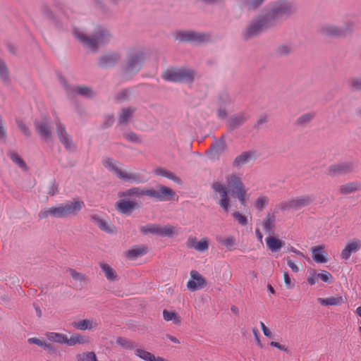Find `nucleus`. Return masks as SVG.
I'll return each instance as SVG.
<instances>
[{
	"label": "nucleus",
	"instance_id": "obj_1",
	"mask_svg": "<svg viewBox=\"0 0 361 361\" xmlns=\"http://www.w3.org/2000/svg\"><path fill=\"white\" fill-rule=\"evenodd\" d=\"M298 8L290 0H279L264 13L254 18L243 32V37L248 40L276 27L296 13Z\"/></svg>",
	"mask_w": 361,
	"mask_h": 361
},
{
	"label": "nucleus",
	"instance_id": "obj_2",
	"mask_svg": "<svg viewBox=\"0 0 361 361\" xmlns=\"http://www.w3.org/2000/svg\"><path fill=\"white\" fill-rule=\"evenodd\" d=\"M73 35L83 47L92 53H97L100 47L109 44L113 35L109 28L103 25L97 26L90 35L74 29Z\"/></svg>",
	"mask_w": 361,
	"mask_h": 361
},
{
	"label": "nucleus",
	"instance_id": "obj_3",
	"mask_svg": "<svg viewBox=\"0 0 361 361\" xmlns=\"http://www.w3.org/2000/svg\"><path fill=\"white\" fill-rule=\"evenodd\" d=\"M119 197H141L143 195L147 196L150 198H154L157 201L165 202L169 201L173 199L176 195V192L171 188L159 185L156 189L154 188H142L140 187H134L119 192L118 194Z\"/></svg>",
	"mask_w": 361,
	"mask_h": 361
},
{
	"label": "nucleus",
	"instance_id": "obj_4",
	"mask_svg": "<svg viewBox=\"0 0 361 361\" xmlns=\"http://www.w3.org/2000/svg\"><path fill=\"white\" fill-rule=\"evenodd\" d=\"M83 207L84 202L82 201H67L55 207L42 209L38 214V217L39 219H47L49 216L64 219L72 215H76Z\"/></svg>",
	"mask_w": 361,
	"mask_h": 361
},
{
	"label": "nucleus",
	"instance_id": "obj_5",
	"mask_svg": "<svg viewBox=\"0 0 361 361\" xmlns=\"http://www.w3.org/2000/svg\"><path fill=\"white\" fill-rule=\"evenodd\" d=\"M145 58V54L142 51L128 53L121 67L123 75L128 78H131L137 74L143 66Z\"/></svg>",
	"mask_w": 361,
	"mask_h": 361
},
{
	"label": "nucleus",
	"instance_id": "obj_6",
	"mask_svg": "<svg viewBox=\"0 0 361 361\" xmlns=\"http://www.w3.org/2000/svg\"><path fill=\"white\" fill-rule=\"evenodd\" d=\"M195 77V71L193 69L184 67L169 68L161 75V78L166 81L188 84L193 82Z\"/></svg>",
	"mask_w": 361,
	"mask_h": 361
},
{
	"label": "nucleus",
	"instance_id": "obj_7",
	"mask_svg": "<svg viewBox=\"0 0 361 361\" xmlns=\"http://www.w3.org/2000/svg\"><path fill=\"white\" fill-rule=\"evenodd\" d=\"M316 197L314 195H304L288 200L281 204V209L287 211L290 209L298 210L311 204Z\"/></svg>",
	"mask_w": 361,
	"mask_h": 361
},
{
	"label": "nucleus",
	"instance_id": "obj_8",
	"mask_svg": "<svg viewBox=\"0 0 361 361\" xmlns=\"http://www.w3.org/2000/svg\"><path fill=\"white\" fill-rule=\"evenodd\" d=\"M176 39L180 42H192L202 44L211 39L209 34L195 31H179L176 33Z\"/></svg>",
	"mask_w": 361,
	"mask_h": 361
},
{
	"label": "nucleus",
	"instance_id": "obj_9",
	"mask_svg": "<svg viewBox=\"0 0 361 361\" xmlns=\"http://www.w3.org/2000/svg\"><path fill=\"white\" fill-rule=\"evenodd\" d=\"M121 60V54L118 51H108L100 55L97 60V66L102 69H107L114 67Z\"/></svg>",
	"mask_w": 361,
	"mask_h": 361
},
{
	"label": "nucleus",
	"instance_id": "obj_10",
	"mask_svg": "<svg viewBox=\"0 0 361 361\" xmlns=\"http://www.w3.org/2000/svg\"><path fill=\"white\" fill-rule=\"evenodd\" d=\"M55 125L56 132L59 141L62 143L66 149L69 152H74L75 150V146L73 144L71 136L67 133L65 126L58 118L55 120Z\"/></svg>",
	"mask_w": 361,
	"mask_h": 361
},
{
	"label": "nucleus",
	"instance_id": "obj_11",
	"mask_svg": "<svg viewBox=\"0 0 361 361\" xmlns=\"http://www.w3.org/2000/svg\"><path fill=\"white\" fill-rule=\"evenodd\" d=\"M212 188L215 192L220 195L221 200L218 202L219 206L225 212H228L230 207V199L228 190L226 186L220 182L216 181L212 184Z\"/></svg>",
	"mask_w": 361,
	"mask_h": 361
},
{
	"label": "nucleus",
	"instance_id": "obj_12",
	"mask_svg": "<svg viewBox=\"0 0 361 361\" xmlns=\"http://www.w3.org/2000/svg\"><path fill=\"white\" fill-rule=\"evenodd\" d=\"M227 186L230 195L233 197L235 195L246 190L243 183L235 174L228 175L226 178Z\"/></svg>",
	"mask_w": 361,
	"mask_h": 361
},
{
	"label": "nucleus",
	"instance_id": "obj_13",
	"mask_svg": "<svg viewBox=\"0 0 361 361\" xmlns=\"http://www.w3.org/2000/svg\"><path fill=\"white\" fill-rule=\"evenodd\" d=\"M139 208L140 204L137 202L127 200L126 197L120 199L115 203V209L126 216H130L135 209Z\"/></svg>",
	"mask_w": 361,
	"mask_h": 361
},
{
	"label": "nucleus",
	"instance_id": "obj_14",
	"mask_svg": "<svg viewBox=\"0 0 361 361\" xmlns=\"http://www.w3.org/2000/svg\"><path fill=\"white\" fill-rule=\"evenodd\" d=\"M34 127L42 140H47L51 138L52 132L49 118L44 117L41 121H35Z\"/></svg>",
	"mask_w": 361,
	"mask_h": 361
},
{
	"label": "nucleus",
	"instance_id": "obj_15",
	"mask_svg": "<svg viewBox=\"0 0 361 361\" xmlns=\"http://www.w3.org/2000/svg\"><path fill=\"white\" fill-rule=\"evenodd\" d=\"M354 168L353 162H340L329 166L327 174L330 176L345 175L352 172Z\"/></svg>",
	"mask_w": 361,
	"mask_h": 361
},
{
	"label": "nucleus",
	"instance_id": "obj_16",
	"mask_svg": "<svg viewBox=\"0 0 361 361\" xmlns=\"http://www.w3.org/2000/svg\"><path fill=\"white\" fill-rule=\"evenodd\" d=\"M250 118V115L245 112H240L231 115L226 122L228 132H232L241 127Z\"/></svg>",
	"mask_w": 361,
	"mask_h": 361
},
{
	"label": "nucleus",
	"instance_id": "obj_17",
	"mask_svg": "<svg viewBox=\"0 0 361 361\" xmlns=\"http://www.w3.org/2000/svg\"><path fill=\"white\" fill-rule=\"evenodd\" d=\"M320 32L323 35L328 37H343L350 33V30L347 27H340L333 25L323 26Z\"/></svg>",
	"mask_w": 361,
	"mask_h": 361
},
{
	"label": "nucleus",
	"instance_id": "obj_18",
	"mask_svg": "<svg viewBox=\"0 0 361 361\" xmlns=\"http://www.w3.org/2000/svg\"><path fill=\"white\" fill-rule=\"evenodd\" d=\"M206 285V280L197 271H190V279L187 283V288L190 292L202 289Z\"/></svg>",
	"mask_w": 361,
	"mask_h": 361
},
{
	"label": "nucleus",
	"instance_id": "obj_19",
	"mask_svg": "<svg viewBox=\"0 0 361 361\" xmlns=\"http://www.w3.org/2000/svg\"><path fill=\"white\" fill-rule=\"evenodd\" d=\"M226 147L225 136L223 135L219 139L214 140L209 149L206 151V154L211 159H214L216 157H219L226 149Z\"/></svg>",
	"mask_w": 361,
	"mask_h": 361
},
{
	"label": "nucleus",
	"instance_id": "obj_20",
	"mask_svg": "<svg viewBox=\"0 0 361 361\" xmlns=\"http://www.w3.org/2000/svg\"><path fill=\"white\" fill-rule=\"evenodd\" d=\"M122 180H128L131 183H145L149 180V177L144 173L139 172H131L127 173L123 171V173L121 176Z\"/></svg>",
	"mask_w": 361,
	"mask_h": 361
},
{
	"label": "nucleus",
	"instance_id": "obj_21",
	"mask_svg": "<svg viewBox=\"0 0 361 361\" xmlns=\"http://www.w3.org/2000/svg\"><path fill=\"white\" fill-rule=\"evenodd\" d=\"M91 221L96 224L102 231L108 233H112L114 231L115 226L102 219L98 215L92 214L90 216Z\"/></svg>",
	"mask_w": 361,
	"mask_h": 361
},
{
	"label": "nucleus",
	"instance_id": "obj_22",
	"mask_svg": "<svg viewBox=\"0 0 361 361\" xmlns=\"http://www.w3.org/2000/svg\"><path fill=\"white\" fill-rule=\"evenodd\" d=\"M266 243L268 248L272 252H279L281 249V247H284L286 245L285 241L271 235L266 238Z\"/></svg>",
	"mask_w": 361,
	"mask_h": 361
},
{
	"label": "nucleus",
	"instance_id": "obj_23",
	"mask_svg": "<svg viewBox=\"0 0 361 361\" xmlns=\"http://www.w3.org/2000/svg\"><path fill=\"white\" fill-rule=\"evenodd\" d=\"M255 157V153L252 151L243 152L237 156L233 162V167L238 168L249 162Z\"/></svg>",
	"mask_w": 361,
	"mask_h": 361
},
{
	"label": "nucleus",
	"instance_id": "obj_24",
	"mask_svg": "<svg viewBox=\"0 0 361 361\" xmlns=\"http://www.w3.org/2000/svg\"><path fill=\"white\" fill-rule=\"evenodd\" d=\"M360 249V240H354L345 247L341 253V257L343 259H348L353 253L356 252Z\"/></svg>",
	"mask_w": 361,
	"mask_h": 361
},
{
	"label": "nucleus",
	"instance_id": "obj_25",
	"mask_svg": "<svg viewBox=\"0 0 361 361\" xmlns=\"http://www.w3.org/2000/svg\"><path fill=\"white\" fill-rule=\"evenodd\" d=\"M135 109L133 107H126L121 109L118 114V124L124 125L128 123V121L133 117Z\"/></svg>",
	"mask_w": 361,
	"mask_h": 361
},
{
	"label": "nucleus",
	"instance_id": "obj_26",
	"mask_svg": "<svg viewBox=\"0 0 361 361\" xmlns=\"http://www.w3.org/2000/svg\"><path fill=\"white\" fill-rule=\"evenodd\" d=\"M154 173L157 176H160L162 177L167 178L169 180H173L174 183L180 184L182 183L181 179L176 176L173 173L166 170L164 168L162 167H158L154 170Z\"/></svg>",
	"mask_w": 361,
	"mask_h": 361
},
{
	"label": "nucleus",
	"instance_id": "obj_27",
	"mask_svg": "<svg viewBox=\"0 0 361 361\" xmlns=\"http://www.w3.org/2000/svg\"><path fill=\"white\" fill-rule=\"evenodd\" d=\"M324 245H318L312 247V259L317 263H326L328 262L326 257L324 255Z\"/></svg>",
	"mask_w": 361,
	"mask_h": 361
},
{
	"label": "nucleus",
	"instance_id": "obj_28",
	"mask_svg": "<svg viewBox=\"0 0 361 361\" xmlns=\"http://www.w3.org/2000/svg\"><path fill=\"white\" fill-rule=\"evenodd\" d=\"M41 11L44 16L54 24L55 26L58 27H61L63 26V23L57 20L51 8L47 5L43 4L41 7Z\"/></svg>",
	"mask_w": 361,
	"mask_h": 361
},
{
	"label": "nucleus",
	"instance_id": "obj_29",
	"mask_svg": "<svg viewBox=\"0 0 361 361\" xmlns=\"http://www.w3.org/2000/svg\"><path fill=\"white\" fill-rule=\"evenodd\" d=\"M361 189V185L357 181L350 182L340 186L339 191L343 195H348Z\"/></svg>",
	"mask_w": 361,
	"mask_h": 361
},
{
	"label": "nucleus",
	"instance_id": "obj_30",
	"mask_svg": "<svg viewBox=\"0 0 361 361\" xmlns=\"http://www.w3.org/2000/svg\"><path fill=\"white\" fill-rule=\"evenodd\" d=\"M45 335L47 338L51 342L57 343L59 344H68V337L63 334L56 332H47Z\"/></svg>",
	"mask_w": 361,
	"mask_h": 361
},
{
	"label": "nucleus",
	"instance_id": "obj_31",
	"mask_svg": "<svg viewBox=\"0 0 361 361\" xmlns=\"http://www.w3.org/2000/svg\"><path fill=\"white\" fill-rule=\"evenodd\" d=\"M294 47L292 43L286 42L277 47L275 54L279 57L286 56L293 52Z\"/></svg>",
	"mask_w": 361,
	"mask_h": 361
},
{
	"label": "nucleus",
	"instance_id": "obj_32",
	"mask_svg": "<svg viewBox=\"0 0 361 361\" xmlns=\"http://www.w3.org/2000/svg\"><path fill=\"white\" fill-rule=\"evenodd\" d=\"M103 166L109 171L113 172L118 178L123 173V171L120 169L114 161L112 158H107L103 161Z\"/></svg>",
	"mask_w": 361,
	"mask_h": 361
},
{
	"label": "nucleus",
	"instance_id": "obj_33",
	"mask_svg": "<svg viewBox=\"0 0 361 361\" xmlns=\"http://www.w3.org/2000/svg\"><path fill=\"white\" fill-rule=\"evenodd\" d=\"M116 343L126 350H135L138 346L135 341L125 337H118Z\"/></svg>",
	"mask_w": 361,
	"mask_h": 361
},
{
	"label": "nucleus",
	"instance_id": "obj_34",
	"mask_svg": "<svg viewBox=\"0 0 361 361\" xmlns=\"http://www.w3.org/2000/svg\"><path fill=\"white\" fill-rule=\"evenodd\" d=\"M89 343V338L87 336H82L80 334H73L70 338H68V346H73L76 344H85Z\"/></svg>",
	"mask_w": 361,
	"mask_h": 361
},
{
	"label": "nucleus",
	"instance_id": "obj_35",
	"mask_svg": "<svg viewBox=\"0 0 361 361\" xmlns=\"http://www.w3.org/2000/svg\"><path fill=\"white\" fill-rule=\"evenodd\" d=\"M317 300L323 306L339 305L343 302V299L341 296L330 297L327 298H319Z\"/></svg>",
	"mask_w": 361,
	"mask_h": 361
},
{
	"label": "nucleus",
	"instance_id": "obj_36",
	"mask_svg": "<svg viewBox=\"0 0 361 361\" xmlns=\"http://www.w3.org/2000/svg\"><path fill=\"white\" fill-rule=\"evenodd\" d=\"M102 271L104 272L105 277L109 281H116L118 279V276L113 268L109 264L102 263L100 264Z\"/></svg>",
	"mask_w": 361,
	"mask_h": 361
},
{
	"label": "nucleus",
	"instance_id": "obj_37",
	"mask_svg": "<svg viewBox=\"0 0 361 361\" xmlns=\"http://www.w3.org/2000/svg\"><path fill=\"white\" fill-rule=\"evenodd\" d=\"M73 90L78 94L90 99L93 98L95 95L92 90L87 86L78 85Z\"/></svg>",
	"mask_w": 361,
	"mask_h": 361
},
{
	"label": "nucleus",
	"instance_id": "obj_38",
	"mask_svg": "<svg viewBox=\"0 0 361 361\" xmlns=\"http://www.w3.org/2000/svg\"><path fill=\"white\" fill-rule=\"evenodd\" d=\"M265 0H240L241 6L247 8L248 10L257 9Z\"/></svg>",
	"mask_w": 361,
	"mask_h": 361
},
{
	"label": "nucleus",
	"instance_id": "obj_39",
	"mask_svg": "<svg viewBox=\"0 0 361 361\" xmlns=\"http://www.w3.org/2000/svg\"><path fill=\"white\" fill-rule=\"evenodd\" d=\"M275 219H276V216L275 215L273 214H270L269 213L267 214L266 218L263 220V227H264V229L265 230V231L268 232V233H271L272 232V229L274 228L275 224Z\"/></svg>",
	"mask_w": 361,
	"mask_h": 361
},
{
	"label": "nucleus",
	"instance_id": "obj_40",
	"mask_svg": "<svg viewBox=\"0 0 361 361\" xmlns=\"http://www.w3.org/2000/svg\"><path fill=\"white\" fill-rule=\"evenodd\" d=\"M72 326L79 330L85 331L92 329V322L89 319H82L72 323Z\"/></svg>",
	"mask_w": 361,
	"mask_h": 361
},
{
	"label": "nucleus",
	"instance_id": "obj_41",
	"mask_svg": "<svg viewBox=\"0 0 361 361\" xmlns=\"http://www.w3.org/2000/svg\"><path fill=\"white\" fill-rule=\"evenodd\" d=\"M135 354L136 356L139 357L145 361L155 360V356L152 353L141 348H138L137 347L135 350Z\"/></svg>",
	"mask_w": 361,
	"mask_h": 361
},
{
	"label": "nucleus",
	"instance_id": "obj_42",
	"mask_svg": "<svg viewBox=\"0 0 361 361\" xmlns=\"http://www.w3.org/2000/svg\"><path fill=\"white\" fill-rule=\"evenodd\" d=\"M163 317L167 322L173 321L175 324L179 325L181 323L180 317L175 312H169L164 310L163 311Z\"/></svg>",
	"mask_w": 361,
	"mask_h": 361
},
{
	"label": "nucleus",
	"instance_id": "obj_43",
	"mask_svg": "<svg viewBox=\"0 0 361 361\" xmlns=\"http://www.w3.org/2000/svg\"><path fill=\"white\" fill-rule=\"evenodd\" d=\"M233 103V99L227 91H222L219 94V106H227Z\"/></svg>",
	"mask_w": 361,
	"mask_h": 361
},
{
	"label": "nucleus",
	"instance_id": "obj_44",
	"mask_svg": "<svg viewBox=\"0 0 361 361\" xmlns=\"http://www.w3.org/2000/svg\"><path fill=\"white\" fill-rule=\"evenodd\" d=\"M75 361H97V359L95 353L91 351L76 355Z\"/></svg>",
	"mask_w": 361,
	"mask_h": 361
},
{
	"label": "nucleus",
	"instance_id": "obj_45",
	"mask_svg": "<svg viewBox=\"0 0 361 361\" xmlns=\"http://www.w3.org/2000/svg\"><path fill=\"white\" fill-rule=\"evenodd\" d=\"M315 117V113L310 112L301 115L296 121V124L304 126Z\"/></svg>",
	"mask_w": 361,
	"mask_h": 361
},
{
	"label": "nucleus",
	"instance_id": "obj_46",
	"mask_svg": "<svg viewBox=\"0 0 361 361\" xmlns=\"http://www.w3.org/2000/svg\"><path fill=\"white\" fill-rule=\"evenodd\" d=\"M160 226L157 224H147L140 228V231L143 234L152 233L159 235Z\"/></svg>",
	"mask_w": 361,
	"mask_h": 361
},
{
	"label": "nucleus",
	"instance_id": "obj_47",
	"mask_svg": "<svg viewBox=\"0 0 361 361\" xmlns=\"http://www.w3.org/2000/svg\"><path fill=\"white\" fill-rule=\"evenodd\" d=\"M147 253V248L145 247H137L134 249L129 250L128 251V257L131 259H135L139 257L143 256Z\"/></svg>",
	"mask_w": 361,
	"mask_h": 361
},
{
	"label": "nucleus",
	"instance_id": "obj_48",
	"mask_svg": "<svg viewBox=\"0 0 361 361\" xmlns=\"http://www.w3.org/2000/svg\"><path fill=\"white\" fill-rule=\"evenodd\" d=\"M8 157L12 160L13 163L17 164L20 168L23 169H25L27 168L25 162L23 159L18 154V153L15 152H10L8 153Z\"/></svg>",
	"mask_w": 361,
	"mask_h": 361
},
{
	"label": "nucleus",
	"instance_id": "obj_49",
	"mask_svg": "<svg viewBox=\"0 0 361 361\" xmlns=\"http://www.w3.org/2000/svg\"><path fill=\"white\" fill-rule=\"evenodd\" d=\"M123 136L126 140L132 143L140 144L142 142V140L140 136L134 132H126L123 134Z\"/></svg>",
	"mask_w": 361,
	"mask_h": 361
},
{
	"label": "nucleus",
	"instance_id": "obj_50",
	"mask_svg": "<svg viewBox=\"0 0 361 361\" xmlns=\"http://www.w3.org/2000/svg\"><path fill=\"white\" fill-rule=\"evenodd\" d=\"M8 70L6 63L0 59V78L4 82L8 81Z\"/></svg>",
	"mask_w": 361,
	"mask_h": 361
},
{
	"label": "nucleus",
	"instance_id": "obj_51",
	"mask_svg": "<svg viewBox=\"0 0 361 361\" xmlns=\"http://www.w3.org/2000/svg\"><path fill=\"white\" fill-rule=\"evenodd\" d=\"M173 226L166 225L159 228V235L161 237H171L173 235Z\"/></svg>",
	"mask_w": 361,
	"mask_h": 361
},
{
	"label": "nucleus",
	"instance_id": "obj_52",
	"mask_svg": "<svg viewBox=\"0 0 361 361\" xmlns=\"http://www.w3.org/2000/svg\"><path fill=\"white\" fill-rule=\"evenodd\" d=\"M268 204L269 198L267 197H259L256 200L255 207L259 211H262Z\"/></svg>",
	"mask_w": 361,
	"mask_h": 361
},
{
	"label": "nucleus",
	"instance_id": "obj_53",
	"mask_svg": "<svg viewBox=\"0 0 361 361\" xmlns=\"http://www.w3.org/2000/svg\"><path fill=\"white\" fill-rule=\"evenodd\" d=\"M268 116L267 115H261L257 119L255 124L253 126V129L260 130L264 128V125L268 122Z\"/></svg>",
	"mask_w": 361,
	"mask_h": 361
},
{
	"label": "nucleus",
	"instance_id": "obj_54",
	"mask_svg": "<svg viewBox=\"0 0 361 361\" xmlns=\"http://www.w3.org/2000/svg\"><path fill=\"white\" fill-rule=\"evenodd\" d=\"M16 124L20 129V130L22 132V133L26 136L30 137L31 135V132L29 129V128L22 121L20 120H16Z\"/></svg>",
	"mask_w": 361,
	"mask_h": 361
},
{
	"label": "nucleus",
	"instance_id": "obj_55",
	"mask_svg": "<svg viewBox=\"0 0 361 361\" xmlns=\"http://www.w3.org/2000/svg\"><path fill=\"white\" fill-rule=\"evenodd\" d=\"M114 123V116L113 114L106 115L104 117V121L102 124L103 129H107L110 128Z\"/></svg>",
	"mask_w": 361,
	"mask_h": 361
},
{
	"label": "nucleus",
	"instance_id": "obj_56",
	"mask_svg": "<svg viewBox=\"0 0 361 361\" xmlns=\"http://www.w3.org/2000/svg\"><path fill=\"white\" fill-rule=\"evenodd\" d=\"M233 216L241 226H246L247 224V217L241 214L239 212H233Z\"/></svg>",
	"mask_w": 361,
	"mask_h": 361
},
{
	"label": "nucleus",
	"instance_id": "obj_57",
	"mask_svg": "<svg viewBox=\"0 0 361 361\" xmlns=\"http://www.w3.org/2000/svg\"><path fill=\"white\" fill-rule=\"evenodd\" d=\"M94 6L102 13H106L109 11L108 6L102 0H92Z\"/></svg>",
	"mask_w": 361,
	"mask_h": 361
},
{
	"label": "nucleus",
	"instance_id": "obj_58",
	"mask_svg": "<svg viewBox=\"0 0 361 361\" xmlns=\"http://www.w3.org/2000/svg\"><path fill=\"white\" fill-rule=\"evenodd\" d=\"M317 277L326 283H331L332 275L327 271H322V273L317 274Z\"/></svg>",
	"mask_w": 361,
	"mask_h": 361
},
{
	"label": "nucleus",
	"instance_id": "obj_59",
	"mask_svg": "<svg viewBox=\"0 0 361 361\" xmlns=\"http://www.w3.org/2000/svg\"><path fill=\"white\" fill-rule=\"evenodd\" d=\"M209 248V245L207 240H202L199 242H197L195 250L199 252H204L207 250Z\"/></svg>",
	"mask_w": 361,
	"mask_h": 361
},
{
	"label": "nucleus",
	"instance_id": "obj_60",
	"mask_svg": "<svg viewBox=\"0 0 361 361\" xmlns=\"http://www.w3.org/2000/svg\"><path fill=\"white\" fill-rule=\"evenodd\" d=\"M350 86L357 91H361V78H354L350 80Z\"/></svg>",
	"mask_w": 361,
	"mask_h": 361
},
{
	"label": "nucleus",
	"instance_id": "obj_61",
	"mask_svg": "<svg viewBox=\"0 0 361 361\" xmlns=\"http://www.w3.org/2000/svg\"><path fill=\"white\" fill-rule=\"evenodd\" d=\"M235 240L234 237L230 236L222 240V244L226 246L228 249L231 250L235 245Z\"/></svg>",
	"mask_w": 361,
	"mask_h": 361
},
{
	"label": "nucleus",
	"instance_id": "obj_62",
	"mask_svg": "<svg viewBox=\"0 0 361 361\" xmlns=\"http://www.w3.org/2000/svg\"><path fill=\"white\" fill-rule=\"evenodd\" d=\"M27 342L30 344H35L39 347H41L43 348V346L44 345L45 341L42 339L32 337L27 339Z\"/></svg>",
	"mask_w": 361,
	"mask_h": 361
},
{
	"label": "nucleus",
	"instance_id": "obj_63",
	"mask_svg": "<svg viewBox=\"0 0 361 361\" xmlns=\"http://www.w3.org/2000/svg\"><path fill=\"white\" fill-rule=\"evenodd\" d=\"M68 271L71 277L76 281H81L84 279L82 274L77 272L75 270L73 269H69Z\"/></svg>",
	"mask_w": 361,
	"mask_h": 361
},
{
	"label": "nucleus",
	"instance_id": "obj_64",
	"mask_svg": "<svg viewBox=\"0 0 361 361\" xmlns=\"http://www.w3.org/2000/svg\"><path fill=\"white\" fill-rule=\"evenodd\" d=\"M43 349L47 350L51 354H54V355L57 354V350L53 344L45 342L44 345L43 346Z\"/></svg>",
	"mask_w": 361,
	"mask_h": 361
}]
</instances>
